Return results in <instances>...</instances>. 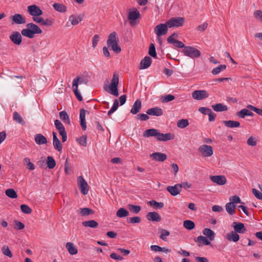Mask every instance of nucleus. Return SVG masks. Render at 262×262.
I'll return each mask as SVG.
<instances>
[{"instance_id":"obj_43","label":"nucleus","mask_w":262,"mask_h":262,"mask_svg":"<svg viewBox=\"0 0 262 262\" xmlns=\"http://www.w3.org/2000/svg\"><path fill=\"white\" fill-rule=\"evenodd\" d=\"M183 226L186 229L191 230L195 227V224L192 221L186 220L183 222Z\"/></svg>"},{"instance_id":"obj_31","label":"nucleus","mask_w":262,"mask_h":262,"mask_svg":"<svg viewBox=\"0 0 262 262\" xmlns=\"http://www.w3.org/2000/svg\"><path fill=\"white\" fill-rule=\"evenodd\" d=\"M223 124L227 127L234 128L238 127L240 126V123L238 121L233 120L223 121Z\"/></svg>"},{"instance_id":"obj_60","label":"nucleus","mask_w":262,"mask_h":262,"mask_svg":"<svg viewBox=\"0 0 262 262\" xmlns=\"http://www.w3.org/2000/svg\"><path fill=\"white\" fill-rule=\"evenodd\" d=\"M247 144L250 146H254L257 144V140L254 137H250L247 140Z\"/></svg>"},{"instance_id":"obj_38","label":"nucleus","mask_w":262,"mask_h":262,"mask_svg":"<svg viewBox=\"0 0 262 262\" xmlns=\"http://www.w3.org/2000/svg\"><path fill=\"white\" fill-rule=\"evenodd\" d=\"M59 117L60 119L62 120L65 123L68 124H70L69 116L66 111H63L59 112Z\"/></svg>"},{"instance_id":"obj_53","label":"nucleus","mask_w":262,"mask_h":262,"mask_svg":"<svg viewBox=\"0 0 262 262\" xmlns=\"http://www.w3.org/2000/svg\"><path fill=\"white\" fill-rule=\"evenodd\" d=\"M2 253L6 256L9 257H12V254L9 249V248L7 246H4L2 248Z\"/></svg>"},{"instance_id":"obj_18","label":"nucleus","mask_w":262,"mask_h":262,"mask_svg":"<svg viewBox=\"0 0 262 262\" xmlns=\"http://www.w3.org/2000/svg\"><path fill=\"white\" fill-rule=\"evenodd\" d=\"M146 218L148 221L159 222L161 221V216L156 212H150L146 215Z\"/></svg>"},{"instance_id":"obj_57","label":"nucleus","mask_w":262,"mask_h":262,"mask_svg":"<svg viewBox=\"0 0 262 262\" xmlns=\"http://www.w3.org/2000/svg\"><path fill=\"white\" fill-rule=\"evenodd\" d=\"M148 204L150 206H154L157 208L161 209L164 207V204L162 202H157L156 201H151L148 202Z\"/></svg>"},{"instance_id":"obj_52","label":"nucleus","mask_w":262,"mask_h":262,"mask_svg":"<svg viewBox=\"0 0 262 262\" xmlns=\"http://www.w3.org/2000/svg\"><path fill=\"white\" fill-rule=\"evenodd\" d=\"M249 113V110L244 108L238 112L236 113V115L240 118H245L246 116H248Z\"/></svg>"},{"instance_id":"obj_46","label":"nucleus","mask_w":262,"mask_h":262,"mask_svg":"<svg viewBox=\"0 0 262 262\" xmlns=\"http://www.w3.org/2000/svg\"><path fill=\"white\" fill-rule=\"evenodd\" d=\"M54 124L56 128L58 130L59 134L61 132L66 131L63 125L61 123V122L59 120L57 119L55 120Z\"/></svg>"},{"instance_id":"obj_54","label":"nucleus","mask_w":262,"mask_h":262,"mask_svg":"<svg viewBox=\"0 0 262 262\" xmlns=\"http://www.w3.org/2000/svg\"><path fill=\"white\" fill-rule=\"evenodd\" d=\"M148 54L152 57H156L157 56L156 48L154 43H150L149 48Z\"/></svg>"},{"instance_id":"obj_62","label":"nucleus","mask_w":262,"mask_h":262,"mask_svg":"<svg viewBox=\"0 0 262 262\" xmlns=\"http://www.w3.org/2000/svg\"><path fill=\"white\" fill-rule=\"evenodd\" d=\"M170 233L166 230L163 229L162 230V233L160 235V238L163 239L164 241L167 240L166 236L169 235Z\"/></svg>"},{"instance_id":"obj_25","label":"nucleus","mask_w":262,"mask_h":262,"mask_svg":"<svg viewBox=\"0 0 262 262\" xmlns=\"http://www.w3.org/2000/svg\"><path fill=\"white\" fill-rule=\"evenodd\" d=\"M233 224H235L233 226L234 231L237 233H244L246 231V229L243 223L234 222Z\"/></svg>"},{"instance_id":"obj_10","label":"nucleus","mask_w":262,"mask_h":262,"mask_svg":"<svg viewBox=\"0 0 262 262\" xmlns=\"http://www.w3.org/2000/svg\"><path fill=\"white\" fill-rule=\"evenodd\" d=\"M27 10L29 13L33 17L39 16L42 14V11L40 8L35 5L29 6Z\"/></svg>"},{"instance_id":"obj_11","label":"nucleus","mask_w":262,"mask_h":262,"mask_svg":"<svg viewBox=\"0 0 262 262\" xmlns=\"http://www.w3.org/2000/svg\"><path fill=\"white\" fill-rule=\"evenodd\" d=\"M211 181L219 185H223L226 183L227 180L224 176H210L209 177Z\"/></svg>"},{"instance_id":"obj_7","label":"nucleus","mask_w":262,"mask_h":262,"mask_svg":"<svg viewBox=\"0 0 262 262\" xmlns=\"http://www.w3.org/2000/svg\"><path fill=\"white\" fill-rule=\"evenodd\" d=\"M168 28L169 27L167 23L160 24L155 27L154 29V31L156 35H157V36L158 37L159 40H160V36L165 35L167 33Z\"/></svg>"},{"instance_id":"obj_58","label":"nucleus","mask_w":262,"mask_h":262,"mask_svg":"<svg viewBox=\"0 0 262 262\" xmlns=\"http://www.w3.org/2000/svg\"><path fill=\"white\" fill-rule=\"evenodd\" d=\"M141 218L139 216H134L127 219V222L131 224L139 223L141 222Z\"/></svg>"},{"instance_id":"obj_24","label":"nucleus","mask_w":262,"mask_h":262,"mask_svg":"<svg viewBox=\"0 0 262 262\" xmlns=\"http://www.w3.org/2000/svg\"><path fill=\"white\" fill-rule=\"evenodd\" d=\"M159 133V130L157 129H148L145 130L143 133V136L144 137H156L157 139Z\"/></svg>"},{"instance_id":"obj_44","label":"nucleus","mask_w":262,"mask_h":262,"mask_svg":"<svg viewBox=\"0 0 262 262\" xmlns=\"http://www.w3.org/2000/svg\"><path fill=\"white\" fill-rule=\"evenodd\" d=\"M177 125L179 128H184L188 126L189 122L186 119H182L177 122Z\"/></svg>"},{"instance_id":"obj_23","label":"nucleus","mask_w":262,"mask_h":262,"mask_svg":"<svg viewBox=\"0 0 262 262\" xmlns=\"http://www.w3.org/2000/svg\"><path fill=\"white\" fill-rule=\"evenodd\" d=\"M141 101L138 99L134 103L132 108L130 110V113L135 115L139 113L141 108Z\"/></svg>"},{"instance_id":"obj_37","label":"nucleus","mask_w":262,"mask_h":262,"mask_svg":"<svg viewBox=\"0 0 262 262\" xmlns=\"http://www.w3.org/2000/svg\"><path fill=\"white\" fill-rule=\"evenodd\" d=\"M23 163L26 166V168L29 170H33L35 168L34 165L31 162L30 159L29 158H25L23 160Z\"/></svg>"},{"instance_id":"obj_40","label":"nucleus","mask_w":262,"mask_h":262,"mask_svg":"<svg viewBox=\"0 0 262 262\" xmlns=\"http://www.w3.org/2000/svg\"><path fill=\"white\" fill-rule=\"evenodd\" d=\"M235 208H236V205L233 204L232 203H230V202L227 203L225 206V208H226V211L230 215H232L235 213Z\"/></svg>"},{"instance_id":"obj_29","label":"nucleus","mask_w":262,"mask_h":262,"mask_svg":"<svg viewBox=\"0 0 262 262\" xmlns=\"http://www.w3.org/2000/svg\"><path fill=\"white\" fill-rule=\"evenodd\" d=\"M82 20V17L80 15H71L69 17V21L73 26L78 25Z\"/></svg>"},{"instance_id":"obj_12","label":"nucleus","mask_w":262,"mask_h":262,"mask_svg":"<svg viewBox=\"0 0 262 262\" xmlns=\"http://www.w3.org/2000/svg\"><path fill=\"white\" fill-rule=\"evenodd\" d=\"M11 41L16 45H19L22 41V36L19 32L14 31L9 36Z\"/></svg>"},{"instance_id":"obj_51","label":"nucleus","mask_w":262,"mask_h":262,"mask_svg":"<svg viewBox=\"0 0 262 262\" xmlns=\"http://www.w3.org/2000/svg\"><path fill=\"white\" fill-rule=\"evenodd\" d=\"M118 105H119V102H118V100L115 99L114 101V103H113V106L108 111V112L107 113L108 116H110L112 113H113L114 112H115L117 110V108L118 107Z\"/></svg>"},{"instance_id":"obj_6","label":"nucleus","mask_w":262,"mask_h":262,"mask_svg":"<svg viewBox=\"0 0 262 262\" xmlns=\"http://www.w3.org/2000/svg\"><path fill=\"white\" fill-rule=\"evenodd\" d=\"M198 151L201 154L202 156L204 157H210L213 154L212 146L206 144L201 145L198 148Z\"/></svg>"},{"instance_id":"obj_56","label":"nucleus","mask_w":262,"mask_h":262,"mask_svg":"<svg viewBox=\"0 0 262 262\" xmlns=\"http://www.w3.org/2000/svg\"><path fill=\"white\" fill-rule=\"evenodd\" d=\"M77 141L80 145L83 147H85L87 145L86 136H82L80 138L77 139Z\"/></svg>"},{"instance_id":"obj_49","label":"nucleus","mask_w":262,"mask_h":262,"mask_svg":"<svg viewBox=\"0 0 262 262\" xmlns=\"http://www.w3.org/2000/svg\"><path fill=\"white\" fill-rule=\"evenodd\" d=\"M175 98L174 96L170 94L166 95L165 96H162L161 100L163 103H167L169 101H172Z\"/></svg>"},{"instance_id":"obj_13","label":"nucleus","mask_w":262,"mask_h":262,"mask_svg":"<svg viewBox=\"0 0 262 262\" xmlns=\"http://www.w3.org/2000/svg\"><path fill=\"white\" fill-rule=\"evenodd\" d=\"M79 81V78H75L73 81L72 88H73V91L76 98H77V99L79 101H81L83 100L82 97L81 95V94H80V93L78 90Z\"/></svg>"},{"instance_id":"obj_47","label":"nucleus","mask_w":262,"mask_h":262,"mask_svg":"<svg viewBox=\"0 0 262 262\" xmlns=\"http://www.w3.org/2000/svg\"><path fill=\"white\" fill-rule=\"evenodd\" d=\"M128 209L132 212L138 213L140 212L141 208L140 206L134 205L132 204H128L127 205Z\"/></svg>"},{"instance_id":"obj_48","label":"nucleus","mask_w":262,"mask_h":262,"mask_svg":"<svg viewBox=\"0 0 262 262\" xmlns=\"http://www.w3.org/2000/svg\"><path fill=\"white\" fill-rule=\"evenodd\" d=\"M47 166L49 169L53 168L56 165L55 160L51 156L47 157Z\"/></svg>"},{"instance_id":"obj_9","label":"nucleus","mask_w":262,"mask_h":262,"mask_svg":"<svg viewBox=\"0 0 262 262\" xmlns=\"http://www.w3.org/2000/svg\"><path fill=\"white\" fill-rule=\"evenodd\" d=\"M209 97V94L206 90H196L192 93V97L197 100H201Z\"/></svg>"},{"instance_id":"obj_8","label":"nucleus","mask_w":262,"mask_h":262,"mask_svg":"<svg viewBox=\"0 0 262 262\" xmlns=\"http://www.w3.org/2000/svg\"><path fill=\"white\" fill-rule=\"evenodd\" d=\"M77 184L81 192L84 195L88 194L89 192V186L87 182L84 179L82 176H80L78 177Z\"/></svg>"},{"instance_id":"obj_3","label":"nucleus","mask_w":262,"mask_h":262,"mask_svg":"<svg viewBox=\"0 0 262 262\" xmlns=\"http://www.w3.org/2000/svg\"><path fill=\"white\" fill-rule=\"evenodd\" d=\"M118 83L119 75L117 73H114L110 86L108 88L106 86L104 87V89L107 92L117 97L119 95L118 90L117 88Z\"/></svg>"},{"instance_id":"obj_64","label":"nucleus","mask_w":262,"mask_h":262,"mask_svg":"<svg viewBox=\"0 0 262 262\" xmlns=\"http://www.w3.org/2000/svg\"><path fill=\"white\" fill-rule=\"evenodd\" d=\"M252 192L254 196L259 200H262V193L255 188H253Z\"/></svg>"},{"instance_id":"obj_34","label":"nucleus","mask_w":262,"mask_h":262,"mask_svg":"<svg viewBox=\"0 0 262 262\" xmlns=\"http://www.w3.org/2000/svg\"><path fill=\"white\" fill-rule=\"evenodd\" d=\"M83 226L85 227H90L92 228H96L98 226V223L95 220H89L82 222Z\"/></svg>"},{"instance_id":"obj_2","label":"nucleus","mask_w":262,"mask_h":262,"mask_svg":"<svg viewBox=\"0 0 262 262\" xmlns=\"http://www.w3.org/2000/svg\"><path fill=\"white\" fill-rule=\"evenodd\" d=\"M119 38L117 33L115 31L110 33L107 40V45L108 48H111L115 53L118 54L121 51V48L118 45Z\"/></svg>"},{"instance_id":"obj_17","label":"nucleus","mask_w":262,"mask_h":262,"mask_svg":"<svg viewBox=\"0 0 262 262\" xmlns=\"http://www.w3.org/2000/svg\"><path fill=\"white\" fill-rule=\"evenodd\" d=\"M180 186L178 184L174 185V186H169L166 188V190L168 191L171 195L173 196H176L180 193L181 191L180 189Z\"/></svg>"},{"instance_id":"obj_63","label":"nucleus","mask_w":262,"mask_h":262,"mask_svg":"<svg viewBox=\"0 0 262 262\" xmlns=\"http://www.w3.org/2000/svg\"><path fill=\"white\" fill-rule=\"evenodd\" d=\"M198 111L203 115H208L209 113H210L211 110L205 107H201L199 108Z\"/></svg>"},{"instance_id":"obj_59","label":"nucleus","mask_w":262,"mask_h":262,"mask_svg":"<svg viewBox=\"0 0 262 262\" xmlns=\"http://www.w3.org/2000/svg\"><path fill=\"white\" fill-rule=\"evenodd\" d=\"M148 115H147V114H139L137 115L136 119L138 120H140L141 121H146L148 120L149 118Z\"/></svg>"},{"instance_id":"obj_42","label":"nucleus","mask_w":262,"mask_h":262,"mask_svg":"<svg viewBox=\"0 0 262 262\" xmlns=\"http://www.w3.org/2000/svg\"><path fill=\"white\" fill-rule=\"evenodd\" d=\"M116 215L119 217H124L129 215V212L124 208H120L117 211Z\"/></svg>"},{"instance_id":"obj_28","label":"nucleus","mask_w":262,"mask_h":262,"mask_svg":"<svg viewBox=\"0 0 262 262\" xmlns=\"http://www.w3.org/2000/svg\"><path fill=\"white\" fill-rule=\"evenodd\" d=\"M34 140L38 145L45 144L47 143V138L42 134H38L35 136Z\"/></svg>"},{"instance_id":"obj_55","label":"nucleus","mask_w":262,"mask_h":262,"mask_svg":"<svg viewBox=\"0 0 262 262\" xmlns=\"http://www.w3.org/2000/svg\"><path fill=\"white\" fill-rule=\"evenodd\" d=\"M21 211L26 214H30L32 212L31 208L27 205L23 204L20 206Z\"/></svg>"},{"instance_id":"obj_21","label":"nucleus","mask_w":262,"mask_h":262,"mask_svg":"<svg viewBox=\"0 0 262 262\" xmlns=\"http://www.w3.org/2000/svg\"><path fill=\"white\" fill-rule=\"evenodd\" d=\"M12 20L13 21V24L15 23L18 25L24 24L26 23L25 18L20 14H15L12 16Z\"/></svg>"},{"instance_id":"obj_50","label":"nucleus","mask_w":262,"mask_h":262,"mask_svg":"<svg viewBox=\"0 0 262 262\" xmlns=\"http://www.w3.org/2000/svg\"><path fill=\"white\" fill-rule=\"evenodd\" d=\"M226 68V66L225 64H222L218 66L216 68H214L212 70V74L213 75H217L219 73H220L222 71L225 70Z\"/></svg>"},{"instance_id":"obj_15","label":"nucleus","mask_w":262,"mask_h":262,"mask_svg":"<svg viewBox=\"0 0 262 262\" xmlns=\"http://www.w3.org/2000/svg\"><path fill=\"white\" fill-rule=\"evenodd\" d=\"M146 113L148 115L161 116L163 114V111L162 108L159 107H155L148 109Z\"/></svg>"},{"instance_id":"obj_30","label":"nucleus","mask_w":262,"mask_h":262,"mask_svg":"<svg viewBox=\"0 0 262 262\" xmlns=\"http://www.w3.org/2000/svg\"><path fill=\"white\" fill-rule=\"evenodd\" d=\"M66 248L69 253L71 255H75L77 253L78 250L73 243L68 242L66 244Z\"/></svg>"},{"instance_id":"obj_5","label":"nucleus","mask_w":262,"mask_h":262,"mask_svg":"<svg viewBox=\"0 0 262 262\" xmlns=\"http://www.w3.org/2000/svg\"><path fill=\"white\" fill-rule=\"evenodd\" d=\"M166 23L169 28L181 27L184 23V18L182 17H172L167 21Z\"/></svg>"},{"instance_id":"obj_41","label":"nucleus","mask_w":262,"mask_h":262,"mask_svg":"<svg viewBox=\"0 0 262 262\" xmlns=\"http://www.w3.org/2000/svg\"><path fill=\"white\" fill-rule=\"evenodd\" d=\"M13 115V119L14 121L21 125H25V122L17 112H14Z\"/></svg>"},{"instance_id":"obj_27","label":"nucleus","mask_w":262,"mask_h":262,"mask_svg":"<svg viewBox=\"0 0 262 262\" xmlns=\"http://www.w3.org/2000/svg\"><path fill=\"white\" fill-rule=\"evenodd\" d=\"M195 242L198 243V246L200 247L203 245H210V242L207 239V238L202 235L199 236L195 239Z\"/></svg>"},{"instance_id":"obj_1","label":"nucleus","mask_w":262,"mask_h":262,"mask_svg":"<svg viewBox=\"0 0 262 262\" xmlns=\"http://www.w3.org/2000/svg\"><path fill=\"white\" fill-rule=\"evenodd\" d=\"M27 28L21 30V34L29 38H32L36 34H41L42 33L41 29L36 24L30 23L26 25Z\"/></svg>"},{"instance_id":"obj_61","label":"nucleus","mask_w":262,"mask_h":262,"mask_svg":"<svg viewBox=\"0 0 262 262\" xmlns=\"http://www.w3.org/2000/svg\"><path fill=\"white\" fill-rule=\"evenodd\" d=\"M255 18L259 21L262 22V11L260 10H256L253 13Z\"/></svg>"},{"instance_id":"obj_45","label":"nucleus","mask_w":262,"mask_h":262,"mask_svg":"<svg viewBox=\"0 0 262 262\" xmlns=\"http://www.w3.org/2000/svg\"><path fill=\"white\" fill-rule=\"evenodd\" d=\"M5 193L7 196L11 199L17 198V194L16 191L13 189H8L6 190Z\"/></svg>"},{"instance_id":"obj_33","label":"nucleus","mask_w":262,"mask_h":262,"mask_svg":"<svg viewBox=\"0 0 262 262\" xmlns=\"http://www.w3.org/2000/svg\"><path fill=\"white\" fill-rule=\"evenodd\" d=\"M212 108L215 112H224L228 110L227 106L219 103L212 105Z\"/></svg>"},{"instance_id":"obj_39","label":"nucleus","mask_w":262,"mask_h":262,"mask_svg":"<svg viewBox=\"0 0 262 262\" xmlns=\"http://www.w3.org/2000/svg\"><path fill=\"white\" fill-rule=\"evenodd\" d=\"M54 9L59 12L63 13L67 11V7L60 3H55L53 5Z\"/></svg>"},{"instance_id":"obj_22","label":"nucleus","mask_w":262,"mask_h":262,"mask_svg":"<svg viewBox=\"0 0 262 262\" xmlns=\"http://www.w3.org/2000/svg\"><path fill=\"white\" fill-rule=\"evenodd\" d=\"M86 112L89 114V112L86 111ZM85 113L86 111L82 108L80 111V125L83 130H86V125L85 122Z\"/></svg>"},{"instance_id":"obj_4","label":"nucleus","mask_w":262,"mask_h":262,"mask_svg":"<svg viewBox=\"0 0 262 262\" xmlns=\"http://www.w3.org/2000/svg\"><path fill=\"white\" fill-rule=\"evenodd\" d=\"M183 52L185 56L193 59L199 58L201 56L200 51L192 46H186L183 49Z\"/></svg>"},{"instance_id":"obj_32","label":"nucleus","mask_w":262,"mask_h":262,"mask_svg":"<svg viewBox=\"0 0 262 262\" xmlns=\"http://www.w3.org/2000/svg\"><path fill=\"white\" fill-rule=\"evenodd\" d=\"M203 234L206 236L210 241H212L215 238V233L213 231L209 228H205L203 230Z\"/></svg>"},{"instance_id":"obj_36","label":"nucleus","mask_w":262,"mask_h":262,"mask_svg":"<svg viewBox=\"0 0 262 262\" xmlns=\"http://www.w3.org/2000/svg\"><path fill=\"white\" fill-rule=\"evenodd\" d=\"M140 17V13L139 11L137 9L135 10H134L133 11H130L129 12L128 15V19L130 20L131 21L136 20V19ZM130 24L132 25V22H130Z\"/></svg>"},{"instance_id":"obj_20","label":"nucleus","mask_w":262,"mask_h":262,"mask_svg":"<svg viewBox=\"0 0 262 262\" xmlns=\"http://www.w3.org/2000/svg\"><path fill=\"white\" fill-rule=\"evenodd\" d=\"M152 59L149 56H145L141 60L140 63V69H145L148 68L151 63Z\"/></svg>"},{"instance_id":"obj_16","label":"nucleus","mask_w":262,"mask_h":262,"mask_svg":"<svg viewBox=\"0 0 262 262\" xmlns=\"http://www.w3.org/2000/svg\"><path fill=\"white\" fill-rule=\"evenodd\" d=\"M174 138V135L172 133H169L164 134L159 132L157 140L159 141L165 142L168 140H172Z\"/></svg>"},{"instance_id":"obj_26","label":"nucleus","mask_w":262,"mask_h":262,"mask_svg":"<svg viewBox=\"0 0 262 262\" xmlns=\"http://www.w3.org/2000/svg\"><path fill=\"white\" fill-rule=\"evenodd\" d=\"M226 239L230 242H236L239 239V235L234 231L227 233L226 235Z\"/></svg>"},{"instance_id":"obj_19","label":"nucleus","mask_w":262,"mask_h":262,"mask_svg":"<svg viewBox=\"0 0 262 262\" xmlns=\"http://www.w3.org/2000/svg\"><path fill=\"white\" fill-rule=\"evenodd\" d=\"M53 144L55 149L57 150L58 151H61L62 149V144L57 138L56 133L54 132H53Z\"/></svg>"},{"instance_id":"obj_14","label":"nucleus","mask_w":262,"mask_h":262,"mask_svg":"<svg viewBox=\"0 0 262 262\" xmlns=\"http://www.w3.org/2000/svg\"><path fill=\"white\" fill-rule=\"evenodd\" d=\"M150 157L152 158L153 160L158 162H163L167 159L166 154L159 152H154L150 154Z\"/></svg>"},{"instance_id":"obj_35","label":"nucleus","mask_w":262,"mask_h":262,"mask_svg":"<svg viewBox=\"0 0 262 262\" xmlns=\"http://www.w3.org/2000/svg\"><path fill=\"white\" fill-rule=\"evenodd\" d=\"M77 211L82 216H87L94 213V211L89 208H79Z\"/></svg>"}]
</instances>
